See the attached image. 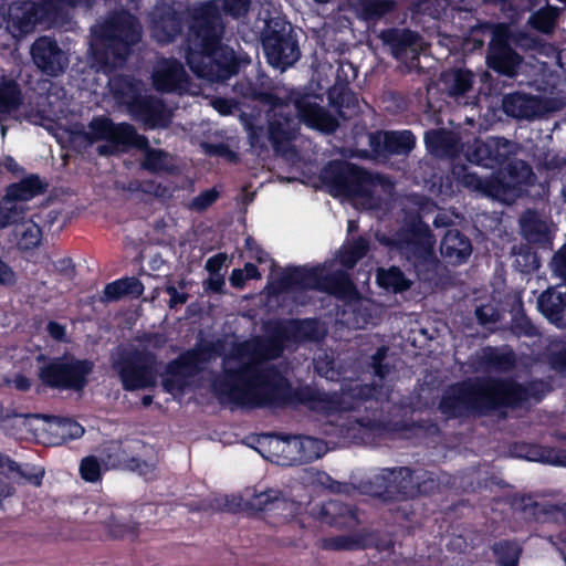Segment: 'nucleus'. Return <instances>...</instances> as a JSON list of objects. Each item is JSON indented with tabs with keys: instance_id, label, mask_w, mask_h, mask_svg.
<instances>
[{
	"instance_id": "58",
	"label": "nucleus",
	"mask_w": 566,
	"mask_h": 566,
	"mask_svg": "<svg viewBox=\"0 0 566 566\" xmlns=\"http://www.w3.org/2000/svg\"><path fill=\"white\" fill-rule=\"evenodd\" d=\"M369 243L364 238H358L350 245L349 250L340 256V262L344 266L353 268L356 262L361 259L368 251Z\"/></svg>"
},
{
	"instance_id": "11",
	"label": "nucleus",
	"mask_w": 566,
	"mask_h": 566,
	"mask_svg": "<svg viewBox=\"0 0 566 566\" xmlns=\"http://www.w3.org/2000/svg\"><path fill=\"white\" fill-rule=\"evenodd\" d=\"M302 182L315 190H326L334 197H346L367 207L377 206L385 200L384 193L391 196L390 179H317Z\"/></svg>"
},
{
	"instance_id": "3",
	"label": "nucleus",
	"mask_w": 566,
	"mask_h": 566,
	"mask_svg": "<svg viewBox=\"0 0 566 566\" xmlns=\"http://www.w3.org/2000/svg\"><path fill=\"white\" fill-rule=\"evenodd\" d=\"M399 205L405 218L396 232V251L412 266L420 281L432 282L438 276L439 260L434 254V237L422 219L436 210V205L419 195H406Z\"/></svg>"
},
{
	"instance_id": "2",
	"label": "nucleus",
	"mask_w": 566,
	"mask_h": 566,
	"mask_svg": "<svg viewBox=\"0 0 566 566\" xmlns=\"http://www.w3.org/2000/svg\"><path fill=\"white\" fill-rule=\"evenodd\" d=\"M251 0H223L221 8L216 1H206L189 13L186 36V63L198 77L211 83H223L237 75L243 64L251 62L248 55L237 54L222 42L226 25L222 12L238 19L244 17Z\"/></svg>"
},
{
	"instance_id": "34",
	"label": "nucleus",
	"mask_w": 566,
	"mask_h": 566,
	"mask_svg": "<svg viewBox=\"0 0 566 566\" xmlns=\"http://www.w3.org/2000/svg\"><path fill=\"white\" fill-rule=\"evenodd\" d=\"M329 105L337 114L346 118V112L355 113L358 108L357 94L350 88L348 83H337L327 91Z\"/></svg>"
},
{
	"instance_id": "24",
	"label": "nucleus",
	"mask_w": 566,
	"mask_h": 566,
	"mask_svg": "<svg viewBox=\"0 0 566 566\" xmlns=\"http://www.w3.org/2000/svg\"><path fill=\"white\" fill-rule=\"evenodd\" d=\"M457 186L480 192L504 203L514 202L522 195L517 179H455Z\"/></svg>"
},
{
	"instance_id": "60",
	"label": "nucleus",
	"mask_w": 566,
	"mask_h": 566,
	"mask_svg": "<svg viewBox=\"0 0 566 566\" xmlns=\"http://www.w3.org/2000/svg\"><path fill=\"white\" fill-rule=\"evenodd\" d=\"M376 426V420L371 418H354L342 424L346 430V437L353 440H360L363 437L358 436L356 431L361 429H373Z\"/></svg>"
},
{
	"instance_id": "7",
	"label": "nucleus",
	"mask_w": 566,
	"mask_h": 566,
	"mask_svg": "<svg viewBox=\"0 0 566 566\" xmlns=\"http://www.w3.org/2000/svg\"><path fill=\"white\" fill-rule=\"evenodd\" d=\"M233 342L234 340L228 342L218 339L217 342L208 343L199 348L191 349L169 363L161 381L165 390L171 395L182 394L184 389L192 382L193 378L205 369L208 363L217 356H220L221 360L223 359L224 352L230 349ZM221 366L222 363L220 364V367ZM220 371L221 368L211 375V384L213 377ZM211 389H213L212 386ZM212 392L216 394L214 390H212ZM214 396L221 402H228L227 400H221L217 395ZM229 402L233 403L232 401Z\"/></svg>"
},
{
	"instance_id": "19",
	"label": "nucleus",
	"mask_w": 566,
	"mask_h": 566,
	"mask_svg": "<svg viewBox=\"0 0 566 566\" xmlns=\"http://www.w3.org/2000/svg\"><path fill=\"white\" fill-rule=\"evenodd\" d=\"M416 136L409 129L377 130L369 135V146L377 157H408L416 147Z\"/></svg>"
},
{
	"instance_id": "27",
	"label": "nucleus",
	"mask_w": 566,
	"mask_h": 566,
	"mask_svg": "<svg viewBox=\"0 0 566 566\" xmlns=\"http://www.w3.org/2000/svg\"><path fill=\"white\" fill-rule=\"evenodd\" d=\"M488 66L500 75L513 77L522 63V56L504 40L490 44Z\"/></svg>"
},
{
	"instance_id": "17",
	"label": "nucleus",
	"mask_w": 566,
	"mask_h": 566,
	"mask_svg": "<svg viewBox=\"0 0 566 566\" xmlns=\"http://www.w3.org/2000/svg\"><path fill=\"white\" fill-rule=\"evenodd\" d=\"M314 95L302 90H291L283 101L294 105L300 123L326 134L335 132L338 126L336 118L324 107L313 101Z\"/></svg>"
},
{
	"instance_id": "29",
	"label": "nucleus",
	"mask_w": 566,
	"mask_h": 566,
	"mask_svg": "<svg viewBox=\"0 0 566 566\" xmlns=\"http://www.w3.org/2000/svg\"><path fill=\"white\" fill-rule=\"evenodd\" d=\"M537 305L551 323L566 327V286L549 287L539 295Z\"/></svg>"
},
{
	"instance_id": "14",
	"label": "nucleus",
	"mask_w": 566,
	"mask_h": 566,
	"mask_svg": "<svg viewBox=\"0 0 566 566\" xmlns=\"http://www.w3.org/2000/svg\"><path fill=\"white\" fill-rule=\"evenodd\" d=\"M407 474L402 468L382 469L378 474L370 479L361 480L357 484L352 482H338L331 479L326 474H319L318 481L332 492L352 495L359 492L379 499L381 502H390L395 500V476Z\"/></svg>"
},
{
	"instance_id": "49",
	"label": "nucleus",
	"mask_w": 566,
	"mask_h": 566,
	"mask_svg": "<svg viewBox=\"0 0 566 566\" xmlns=\"http://www.w3.org/2000/svg\"><path fill=\"white\" fill-rule=\"evenodd\" d=\"M443 81L448 85L451 96H463L472 88L473 73L469 70L458 69L451 75H444Z\"/></svg>"
},
{
	"instance_id": "39",
	"label": "nucleus",
	"mask_w": 566,
	"mask_h": 566,
	"mask_svg": "<svg viewBox=\"0 0 566 566\" xmlns=\"http://www.w3.org/2000/svg\"><path fill=\"white\" fill-rule=\"evenodd\" d=\"M138 84L132 75L117 74L109 80V90L119 104L128 107L140 95Z\"/></svg>"
},
{
	"instance_id": "62",
	"label": "nucleus",
	"mask_w": 566,
	"mask_h": 566,
	"mask_svg": "<svg viewBox=\"0 0 566 566\" xmlns=\"http://www.w3.org/2000/svg\"><path fill=\"white\" fill-rule=\"evenodd\" d=\"M363 548L376 547L378 551H388L394 545V542L389 535H381L375 532L363 531Z\"/></svg>"
},
{
	"instance_id": "38",
	"label": "nucleus",
	"mask_w": 566,
	"mask_h": 566,
	"mask_svg": "<svg viewBox=\"0 0 566 566\" xmlns=\"http://www.w3.org/2000/svg\"><path fill=\"white\" fill-rule=\"evenodd\" d=\"M15 244L21 251H30L38 248L42 241V230L32 220H20L13 226Z\"/></svg>"
},
{
	"instance_id": "16",
	"label": "nucleus",
	"mask_w": 566,
	"mask_h": 566,
	"mask_svg": "<svg viewBox=\"0 0 566 566\" xmlns=\"http://www.w3.org/2000/svg\"><path fill=\"white\" fill-rule=\"evenodd\" d=\"M247 510L262 513L269 524H279L289 521L296 512V503L277 489L255 490L244 504Z\"/></svg>"
},
{
	"instance_id": "8",
	"label": "nucleus",
	"mask_w": 566,
	"mask_h": 566,
	"mask_svg": "<svg viewBox=\"0 0 566 566\" xmlns=\"http://www.w3.org/2000/svg\"><path fill=\"white\" fill-rule=\"evenodd\" d=\"M465 156L470 163L491 169L488 177H536L532 165L518 158L504 138H475Z\"/></svg>"
},
{
	"instance_id": "56",
	"label": "nucleus",
	"mask_w": 566,
	"mask_h": 566,
	"mask_svg": "<svg viewBox=\"0 0 566 566\" xmlns=\"http://www.w3.org/2000/svg\"><path fill=\"white\" fill-rule=\"evenodd\" d=\"M514 453L520 458H525L531 461H543V462H555L556 460L552 457L551 452L537 447L521 444L514 448Z\"/></svg>"
},
{
	"instance_id": "31",
	"label": "nucleus",
	"mask_w": 566,
	"mask_h": 566,
	"mask_svg": "<svg viewBox=\"0 0 566 566\" xmlns=\"http://www.w3.org/2000/svg\"><path fill=\"white\" fill-rule=\"evenodd\" d=\"M319 517L326 524L338 528L354 530L360 523L356 507L336 500L328 501L321 507Z\"/></svg>"
},
{
	"instance_id": "12",
	"label": "nucleus",
	"mask_w": 566,
	"mask_h": 566,
	"mask_svg": "<svg viewBox=\"0 0 566 566\" xmlns=\"http://www.w3.org/2000/svg\"><path fill=\"white\" fill-rule=\"evenodd\" d=\"M38 359L44 363L38 371L40 380L57 389L81 391L87 384L86 376L93 369L92 361L78 360L74 357L45 359L41 355Z\"/></svg>"
},
{
	"instance_id": "13",
	"label": "nucleus",
	"mask_w": 566,
	"mask_h": 566,
	"mask_svg": "<svg viewBox=\"0 0 566 566\" xmlns=\"http://www.w3.org/2000/svg\"><path fill=\"white\" fill-rule=\"evenodd\" d=\"M279 289L282 291L316 289L332 294L345 293L349 287V281L345 273L338 271L325 274L322 268H292L279 280Z\"/></svg>"
},
{
	"instance_id": "50",
	"label": "nucleus",
	"mask_w": 566,
	"mask_h": 566,
	"mask_svg": "<svg viewBox=\"0 0 566 566\" xmlns=\"http://www.w3.org/2000/svg\"><path fill=\"white\" fill-rule=\"evenodd\" d=\"M139 187V200L167 199L172 196L175 189L171 182H157L155 179H140Z\"/></svg>"
},
{
	"instance_id": "37",
	"label": "nucleus",
	"mask_w": 566,
	"mask_h": 566,
	"mask_svg": "<svg viewBox=\"0 0 566 566\" xmlns=\"http://www.w3.org/2000/svg\"><path fill=\"white\" fill-rule=\"evenodd\" d=\"M407 474L395 476V497L397 495L413 497L418 494L428 493L433 491L438 485L433 479L423 480L418 482L415 480L411 471L407 468H402Z\"/></svg>"
},
{
	"instance_id": "59",
	"label": "nucleus",
	"mask_w": 566,
	"mask_h": 566,
	"mask_svg": "<svg viewBox=\"0 0 566 566\" xmlns=\"http://www.w3.org/2000/svg\"><path fill=\"white\" fill-rule=\"evenodd\" d=\"M556 15L548 10H538L530 18L531 25L541 32L548 33L554 29Z\"/></svg>"
},
{
	"instance_id": "53",
	"label": "nucleus",
	"mask_w": 566,
	"mask_h": 566,
	"mask_svg": "<svg viewBox=\"0 0 566 566\" xmlns=\"http://www.w3.org/2000/svg\"><path fill=\"white\" fill-rule=\"evenodd\" d=\"M364 538L363 532L357 533L355 535H340L329 538H324L322 541V546L325 549H334V551H350L363 548Z\"/></svg>"
},
{
	"instance_id": "48",
	"label": "nucleus",
	"mask_w": 566,
	"mask_h": 566,
	"mask_svg": "<svg viewBox=\"0 0 566 566\" xmlns=\"http://www.w3.org/2000/svg\"><path fill=\"white\" fill-rule=\"evenodd\" d=\"M377 280L380 286L391 289L394 292H403L411 286V281L396 266H391L388 270L379 269Z\"/></svg>"
},
{
	"instance_id": "63",
	"label": "nucleus",
	"mask_w": 566,
	"mask_h": 566,
	"mask_svg": "<svg viewBox=\"0 0 566 566\" xmlns=\"http://www.w3.org/2000/svg\"><path fill=\"white\" fill-rule=\"evenodd\" d=\"M10 174L12 177H40L38 174H28L17 160L9 155L0 158V176Z\"/></svg>"
},
{
	"instance_id": "33",
	"label": "nucleus",
	"mask_w": 566,
	"mask_h": 566,
	"mask_svg": "<svg viewBox=\"0 0 566 566\" xmlns=\"http://www.w3.org/2000/svg\"><path fill=\"white\" fill-rule=\"evenodd\" d=\"M49 184L42 179H19L6 188L3 197L10 203L28 201L36 196L43 195Z\"/></svg>"
},
{
	"instance_id": "54",
	"label": "nucleus",
	"mask_w": 566,
	"mask_h": 566,
	"mask_svg": "<svg viewBox=\"0 0 566 566\" xmlns=\"http://www.w3.org/2000/svg\"><path fill=\"white\" fill-rule=\"evenodd\" d=\"M45 421L54 422L57 428V433L63 439H78L84 434V428L76 421L59 417V416H43Z\"/></svg>"
},
{
	"instance_id": "20",
	"label": "nucleus",
	"mask_w": 566,
	"mask_h": 566,
	"mask_svg": "<svg viewBox=\"0 0 566 566\" xmlns=\"http://www.w3.org/2000/svg\"><path fill=\"white\" fill-rule=\"evenodd\" d=\"M7 29L14 38H22L33 32L35 27L48 15L43 3L22 1L7 8Z\"/></svg>"
},
{
	"instance_id": "5",
	"label": "nucleus",
	"mask_w": 566,
	"mask_h": 566,
	"mask_svg": "<svg viewBox=\"0 0 566 566\" xmlns=\"http://www.w3.org/2000/svg\"><path fill=\"white\" fill-rule=\"evenodd\" d=\"M95 42L92 44L96 61L107 64L109 60L124 62L132 48L142 39V29L137 18L127 10L113 12L94 31Z\"/></svg>"
},
{
	"instance_id": "4",
	"label": "nucleus",
	"mask_w": 566,
	"mask_h": 566,
	"mask_svg": "<svg viewBox=\"0 0 566 566\" xmlns=\"http://www.w3.org/2000/svg\"><path fill=\"white\" fill-rule=\"evenodd\" d=\"M527 398V390L513 380L478 378L451 387L443 396L440 409L449 417L468 412L484 415L502 407L518 406Z\"/></svg>"
},
{
	"instance_id": "44",
	"label": "nucleus",
	"mask_w": 566,
	"mask_h": 566,
	"mask_svg": "<svg viewBox=\"0 0 566 566\" xmlns=\"http://www.w3.org/2000/svg\"><path fill=\"white\" fill-rule=\"evenodd\" d=\"M233 88L234 92L243 98L259 102L268 107L273 103L279 102L281 98L272 91L263 90L249 78H243L237 82Z\"/></svg>"
},
{
	"instance_id": "30",
	"label": "nucleus",
	"mask_w": 566,
	"mask_h": 566,
	"mask_svg": "<svg viewBox=\"0 0 566 566\" xmlns=\"http://www.w3.org/2000/svg\"><path fill=\"white\" fill-rule=\"evenodd\" d=\"M516 365V355L507 346L485 347L476 354V367L479 371L494 370L499 373L511 371Z\"/></svg>"
},
{
	"instance_id": "21",
	"label": "nucleus",
	"mask_w": 566,
	"mask_h": 566,
	"mask_svg": "<svg viewBox=\"0 0 566 566\" xmlns=\"http://www.w3.org/2000/svg\"><path fill=\"white\" fill-rule=\"evenodd\" d=\"M387 398L377 385H350L344 388L340 392H322L318 394V400L324 403V408L328 411H347L356 409L360 401L376 399L381 400Z\"/></svg>"
},
{
	"instance_id": "10",
	"label": "nucleus",
	"mask_w": 566,
	"mask_h": 566,
	"mask_svg": "<svg viewBox=\"0 0 566 566\" xmlns=\"http://www.w3.org/2000/svg\"><path fill=\"white\" fill-rule=\"evenodd\" d=\"M261 44L268 63L281 71L293 66L301 57L297 36L292 25L280 17L265 20Z\"/></svg>"
},
{
	"instance_id": "9",
	"label": "nucleus",
	"mask_w": 566,
	"mask_h": 566,
	"mask_svg": "<svg viewBox=\"0 0 566 566\" xmlns=\"http://www.w3.org/2000/svg\"><path fill=\"white\" fill-rule=\"evenodd\" d=\"M112 368L125 390H142L157 384L156 357L147 350L118 347L111 356Z\"/></svg>"
},
{
	"instance_id": "61",
	"label": "nucleus",
	"mask_w": 566,
	"mask_h": 566,
	"mask_svg": "<svg viewBox=\"0 0 566 566\" xmlns=\"http://www.w3.org/2000/svg\"><path fill=\"white\" fill-rule=\"evenodd\" d=\"M219 197L217 188L208 189L202 191L200 195L195 197L188 205L189 210L196 212H202L209 208Z\"/></svg>"
},
{
	"instance_id": "40",
	"label": "nucleus",
	"mask_w": 566,
	"mask_h": 566,
	"mask_svg": "<svg viewBox=\"0 0 566 566\" xmlns=\"http://www.w3.org/2000/svg\"><path fill=\"white\" fill-rule=\"evenodd\" d=\"M424 145L429 154L446 157L453 153L455 140L452 133L447 129H430L424 134Z\"/></svg>"
},
{
	"instance_id": "18",
	"label": "nucleus",
	"mask_w": 566,
	"mask_h": 566,
	"mask_svg": "<svg viewBox=\"0 0 566 566\" xmlns=\"http://www.w3.org/2000/svg\"><path fill=\"white\" fill-rule=\"evenodd\" d=\"M30 54L34 65L45 75L56 77L65 72L70 60L54 38L39 36L31 45Z\"/></svg>"
},
{
	"instance_id": "26",
	"label": "nucleus",
	"mask_w": 566,
	"mask_h": 566,
	"mask_svg": "<svg viewBox=\"0 0 566 566\" xmlns=\"http://www.w3.org/2000/svg\"><path fill=\"white\" fill-rule=\"evenodd\" d=\"M502 111L515 119H534L542 116L546 108L541 96L516 91L503 96Z\"/></svg>"
},
{
	"instance_id": "57",
	"label": "nucleus",
	"mask_w": 566,
	"mask_h": 566,
	"mask_svg": "<svg viewBox=\"0 0 566 566\" xmlns=\"http://www.w3.org/2000/svg\"><path fill=\"white\" fill-rule=\"evenodd\" d=\"M494 553L502 566H517L521 548L511 543H500L494 547Z\"/></svg>"
},
{
	"instance_id": "64",
	"label": "nucleus",
	"mask_w": 566,
	"mask_h": 566,
	"mask_svg": "<svg viewBox=\"0 0 566 566\" xmlns=\"http://www.w3.org/2000/svg\"><path fill=\"white\" fill-rule=\"evenodd\" d=\"M140 179H115L113 182L114 189L125 198L139 199Z\"/></svg>"
},
{
	"instance_id": "42",
	"label": "nucleus",
	"mask_w": 566,
	"mask_h": 566,
	"mask_svg": "<svg viewBox=\"0 0 566 566\" xmlns=\"http://www.w3.org/2000/svg\"><path fill=\"white\" fill-rule=\"evenodd\" d=\"M23 104L21 85L13 78H2L0 82V109L2 114L10 115Z\"/></svg>"
},
{
	"instance_id": "35",
	"label": "nucleus",
	"mask_w": 566,
	"mask_h": 566,
	"mask_svg": "<svg viewBox=\"0 0 566 566\" xmlns=\"http://www.w3.org/2000/svg\"><path fill=\"white\" fill-rule=\"evenodd\" d=\"M441 254L452 263L465 260L472 251L471 242L459 230H449L441 242Z\"/></svg>"
},
{
	"instance_id": "47",
	"label": "nucleus",
	"mask_w": 566,
	"mask_h": 566,
	"mask_svg": "<svg viewBox=\"0 0 566 566\" xmlns=\"http://www.w3.org/2000/svg\"><path fill=\"white\" fill-rule=\"evenodd\" d=\"M361 18L366 21H378L394 11V0H357Z\"/></svg>"
},
{
	"instance_id": "41",
	"label": "nucleus",
	"mask_w": 566,
	"mask_h": 566,
	"mask_svg": "<svg viewBox=\"0 0 566 566\" xmlns=\"http://www.w3.org/2000/svg\"><path fill=\"white\" fill-rule=\"evenodd\" d=\"M317 177H387L379 172H370L345 159L329 160Z\"/></svg>"
},
{
	"instance_id": "43",
	"label": "nucleus",
	"mask_w": 566,
	"mask_h": 566,
	"mask_svg": "<svg viewBox=\"0 0 566 566\" xmlns=\"http://www.w3.org/2000/svg\"><path fill=\"white\" fill-rule=\"evenodd\" d=\"M107 536L114 541L135 542L139 536V524L132 520L116 516L105 522Z\"/></svg>"
},
{
	"instance_id": "6",
	"label": "nucleus",
	"mask_w": 566,
	"mask_h": 566,
	"mask_svg": "<svg viewBox=\"0 0 566 566\" xmlns=\"http://www.w3.org/2000/svg\"><path fill=\"white\" fill-rule=\"evenodd\" d=\"M266 126L249 125L248 136L251 147L264 148L265 140L275 155L286 157L295 154L294 142L300 134V120L289 103L281 97L265 111Z\"/></svg>"
},
{
	"instance_id": "25",
	"label": "nucleus",
	"mask_w": 566,
	"mask_h": 566,
	"mask_svg": "<svg viewBox=\"0 0 566 566\" xmlns=\"http://www.w3.org/2000/svg\"><path fill=\"white\" fill-rule=\"evenodd\" d=\"M127 109L136 120L142 122L147 128L166 127L170 120L165 103L151 95L140 94Z\"/></svg>"
},
{
	"instance_id": "22",
	"label": "nucleus",
	"mask_w": 566,
	"mask_h": 566,
	"mask_svg": "<svg viewBox=\"0 0 566 566\" xmlns=\"http://www.w3.org/2000/svg\"><path fill=\"white\" fill-rule=\"evenodd\" d=\"M184 29V15L174 4L164 3L155 7L150 14L153 38L160 44L174 42Z\"/></svg>"
},
{
	"instance_id": "46",
	"label": "nucleus",
	"mask_w": 566,
	"mask_h": 566,
	"mask_svg": "<svg viewBox=\"0 0 566 566\" xmlns=\"http://www.w3.org/2000/svg\"><path fill=\"white\" fill-rule=\"evenodd\" d=\"M287 448L297 449L302 452L301 459L304 461H312L324 455L328 448L325 441L305 437L303 439H296L284 441Z\"/></svg>"
},
{
	"instance_id": "51",
	"label": "nucleus",
	"mask_w": 566,
	"mask_h": 566,
	"mask_svg": "<svg viewBox=\"0 0 566 566\" xmlns=\"http://www.w3.org/2000/svg\"><path fill=\"white\" fill-rule=\"evenodd\" d=\"M209 514L218 512L233 513L242 509V499L235 495L216 494L207 496Z\"/></svg>"
},
{
	"instance_id": "36",
	"label": "nucleus",
	"mask_w": 566,
	"mask_h": 566,
	"mask_svg": "<svg viewBox=\"0 0 566 566\" xmlns=\"http://www.w3.org/2000/svg\"><path fill=\"white\" fill-rule=\"evenodd\" d=\"M518 221L521 233L528 242L536 243L547 240L549 231L548 222L536 211L526 210L522 213Z\"/></svg>"
},
{
	"instance_id": "1",
	"label": "nucleus",
	"mask_w": 566,
	"mask_h": 566,
	"mask_svg": "<svg viewBox=\"0 0 566 566\" xmlns=\"http://www.w3.org/2000/svg\"><path fill=\"white\" fill-rule=\"evenodd\" d=\"M326 335L316 319L276 323L264 336L233 342L224 352L221 371L212 380L221 400L240 406H282L291 400V387L273 363L287 344L318 342Z\"/></svg>"
},
{
	"instance_id": "52",
	"label": "nucleus",
	"mask_w": 566,
	"mask_h": 566,
	"mask_svg": "<svg viewBox=\"0 0 566 566\" xmlns=\"http://www.w3.org/2000/svg\"><path fill=\"white\" fill-rule=\"evenodd\" d=\"M25 209L17 203H10L3 196L0 198V231L13 227L22 220Z\"/></svg>"
},
{
	"instance_id": "28",
	"label": "nucleus",
	"mask_w": 566,
	"mask_h": 566,
	"mask_svg": "<svg viewBox=\"0 0 566 566\" xmlns=\"http://www.w3.org/2000/svg\"><path fill=\"white\" fill-rule=\"evenodd\" d=\"M132 148L143 150V159L140 166L144 170L150 174H169L175 175L178 169V157L161 148H154L149 146L148 138L146 137V145H139L135 142Z\"/></svg>"
},
{
	"instance_id": "55",
	"label": "nucleus",
	"mask_w": 566,
	"mask_h": 566,
	"mask_svg": "<svg viewBox=\"0 0 566 566\" xmlns=\"http://www.w3.org/2000/svg\"><path fill=\"white\" fill-rule=\"evenodd\" d=\"M536 168L541 172L566 174V158L543 151L536 157Z\"/></svg>"
},
{
	"instance_id": "15",
	"label": "nucleus",
	"mask_w": 566,
	"mask_h": 566,
	"mask_svg": "<svg viewBox=\"0 0 566 566\" xmlns=\"http://www.w3.org/2000/svg\"><path fill=\"white\" fill-rule=\"evenodd\" d=\"M90 144L106 142L113 148L123 151L132 149L135 142L146 145V136L137 133L136 128L128 123H114L107 116H94L88 123V130L77 133Z\"/></svg>"
},
{
	"instance_id": "32",
	"label": "nucleus",
	"mask_w": 566,
	"mask_h": 566,
	"mask_svg": "<svg viewBox=\"0 0 566 566\" xmlns=\"http://www.w3.org/2000/svg\"><path fill=\"white\" fill-rule=\"evenodd\" d=\"M384 44L391 49L392 56L397 60L403 57L409 48L419 40V34L410 29L389 28L380 35Z\"/></svg>"
},
{
	"instance_id": "45",
	"label": "nucleus",
	"mask_w": 566,
	"mask_h": 566,
	"mask_svg": "<svg viewBox=\"0 0 566 566\" xmlns=\"http://www.w3.org/2000/svg\"><path fill=\"white\" fill-rule=\"evenodd\" d=\"M144 291L143 284L136 277H125L109 283L104 289V301H116L125 295L139 296Z\"/></svg>"
},
{
	"instance_id": "23",
	"label": "nucleus",
	"mask_w": 566,
	"mask_h": 566,
	"mask_svg": "<svg viewBox=\"0 0 566 566\" xmlns=\"http://www.w3.org/2000/svg\"><path fill=\"white\" fill-rule=\"evenodd\" d=\"M153 85L160 93H176L186 91L189 76L184 64L174 57H163L154 65L151 74Z\"/></svg>"
}]
</instances>
